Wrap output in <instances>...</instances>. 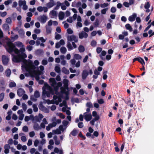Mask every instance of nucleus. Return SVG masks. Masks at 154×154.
<instances>
[{
    "mask_svg": "<svg viewBox=\"0 0 154 154\" xmlns=\"http://www.w3.org/2000/svg\"><path fill=\"white\" fill-rule=\"evenodd\" d=\"M79 92L80 94L81 95H83L84 94H88V93L86 91L84 90L83 89H81L79 91Z\"/></svg>",
    "mask_w": 154,
    "mask_h": 154,
    "instance_id": "c756f323",
    "label": "nucleus"
},
{
    "mask_svg": "<svg viewBox=\"0 0 154 154\" xmlns=\"http://www.w3.org/2000/svg\"><path fill=\"white\" fill-rule=\"evenodd\" d=\"M22 106L23 110L24 111H26L27 109L26 105L24 103H22Z\"/></svg>",
    "mask_w": 154,
    "mask_h": 154,
    "instance_id": "603ef678",
    "label": "nucleus"
},
{
    "mask_svg": "<svg viewBox=\"0 0 154 154\" xmlns=\"http://www.w3.org/2000/svg\"><path fill=\"white\" fill-rule=\"evenodd\" d=\"M92 116L93 117H94V118H96V117H98V119H99V117L98 115H97V112L95 111H94L92 112Z\"/></svg>",
    "mask_w": 154,
    "mask_h": 154,
    "instance_id": "37998d69",
    "label": "nucleus"
},
{
    "mask_svg": "<svg viewBox=\"0 0 154 154\" xmlns=\"http://www.w3.org/2000/svg\"><path fill=\"white\" fill-rule=\"evenodd\" d=\"M55 70L56 72L59 73L60 71V68L59 66H56L55 67Z\"/></svg>",
    "mask_w": 154,
    "mask_h": 154,
    "instance_id": "c03bdc74",
    "label": "nucleus"
},
{
    "mask_svg": "<svg viewBox=\"0 0 154 154\" xmlns=\"http://www.w3.org/2000/svg\"><path fill=\"white\" fill-rule=\"evenodd\" d=\"M49 83L50 85L54 89L48 84L45 83L43 87V94L46 95L48 97H49L54 94V91L56 95H58V94H60L57 92V91L62 85V83L61 82L57 83L55 79L53 78L49 79Z\"/></svg>",
    "mask_w": 154,
    "mask_h": 154,
    "instance_id": "f03ea898",
    "label": "nucleus"
},
{
    "mask_svg": "<svg viewBox=\"0 0 154 154\" xmlns=\"http://www.w3.org/2000/svg\"><path fill=\"white\" fill-rule=\"evenodd\" d=\"M59 106L60 107H62L63 106H65V107H63L62 108V111L63 112H65L67 110H66V101L63 100L62 103L60 104Z\"/></svg>",
    "mask_w": 154,
    "mask_h": 154,
    "instance_id": "aec40b11",
    "label": "nucleus"
},
{
    "mask_svg": "<svg viewBox=\"0 0 154 154\" xmlns=\"http://www.w3.org/2000/svg\"><path fill=\"white\" fill-rule=\"evenodd\" d=\"M46 32L47 34H50L51 32V27L48 26H46Z\"/></svg>",
    "mask_w": 154,
    "mask_h": 154,
    "instance_id": "cd10ccee",
    "label": "nucleus"
},
{
    "mask_svg": "<svg viewBox=\"0 0 154 154\" xmlns=\"http://www.w3.org/2000/svg\"><path fill=\"white\" fill-rule=\"evenodd\" d=\"M43 116L41 114H39L38 116H35L32 120L33 123H35L37 122H40L43 118Z\"/></svg>",
    "mask_w": 154,
    "mask_h": 154,
    "instance_id": "1a4fd4ad",
    "label": "nucleus"
},
{
    "mask_svg": "<svg viewBox=\"0 0 154 154\" xmlns=\"http://www.w3.org/2000/svg\"><path fill=\"white\" fill-rule=\"evenodd\" d=\"M37 9L39 12H42L43 11L45 13L48 11L47 8L46 7L39 6L37 8Z\"/></svg>",
    "mask_w": 154,
    "mask_h": 154,
    "instance_id": "2eb2a0df",
    "label": "nucleus"
},
{
    "mask_svg": "<svg viewBox=\"0 0 154 154\" xmlns=\"http://www.w3.org/2000/svg\"><path fill=\"white\" fill-rule=\"evenodd\" d=\"M5 48L7 51L10 54L13 51L16 54L18 53V49L16 47L15 44L10 41L7 42Z\"/></svg>",
    "mask_w": 154,
    "mask_h": 154,
    "instance_id": "20e7f679",
    "label": "nucleus"
},
{
    "mask_svg": "<svg viewBox=\"0 0 154 154\" xmlns=\"http://www.w3.org/2000/svg\"><path fill=\"white\" fill-rule=\"evenodd\" d=\"M125 27L127 29L129 30L130 31H131L132 28L129 24H126L125 25Z\"/></svg>",
    "mask_w": 154,
    "mask_h": 154,
    "instance_id": "49530a36",
    "label": "nucleus"
},
{
    "mask_svg": "<svg viewBox=\"0 0 154 154\" xmlns=\"http://www.w3.org/2000/svg\"><path fill=\"white\" fill-rule=\"evenodd\" d=\"M33 108V111L35 112H37L38 111V109L37 107V105L35 104H34L32 105Z\"/></svg>",
    "mask_w": 154,
    "mask_h": 154,
    "instance_id": "a19ab883",
    "label": "nucleus"
},
{
    "mask_svg": "<svg viewBox=\"0 0 154 154\" xmlns=\"http://www.w3.org/2000/svg\"><path fill=\"white\" fill-rule=\"evenodd\" d=\"M67 127V126H63V125H60L56 130H53L52 133L54 134H60L65 131Z\"/></svg>",
    "mask_w": 154,
    "mask_h": 154,
    "instance_id": "0eeeda50",
    "label": "nucleus"
},
{
    "mask_svg": "<svg viewBox=\"0 0 154 154\" xmlns=\"http://www.w3.org/2000/svg\"><path fill=\"white\" fill-rule=\"evenodd\" d=\"M54 139L55 141V143L56 145H58L60 143V141L59 140L57 139V137L56 136H55L54 137Z\"/></svg>",
    "mask_w": 154,
    "mask_h": 154,
    "instance_id": "473e14b6",
    "label": "nucleus"
},
{
    "mask_svg": "<svg viewBox=\"0 0 154 154\" xmlns=\"http://www.w3.org/2000/svg\"><path fill=\"white\" fill-rule=\"evenodd\" d=\"M107 71H103V79L105 80L107 78Z\"/></svg>",
    "mask_w": 154,
    "mask_h": 154,
    "instance_id": "72a5a7b5",
    "label": "nucleus"
},
{
    "mask_svg": "<svg viewBox=\"0 0 154 154\" xmlns=\"http://www.w3.org/2000/svg\"><path fill=\"white\" fill-rule=\"evenodd\" d=\"M57 115H58L61 118H62L63 119H64L65 118V116L63 114H62L61 113H60L59 114L58 113H57Z\"/></svg>",
    "mask_w": 154,
    "mask_h": 154,
    "instance_id": "680f3d73",
    "label": "nucleus"
},
{
    "mask_svg": "<svg viewBox=\"0 0 154 154\" xmlns=\"http://www.w3.org/2000/svg\"><path fill=\"white\" fill-rule=\"evenodd\" d=\"M98 120V117H97L96 118H94L90 122V123L92 125H94L95 121Z\"/></svg>",
    "mask_w": 154,
    "mask_h": 154,
    "instance_id": "c9c22d12",
    "label": "nucleus"
},
{
    "mask_svg": "<svg viewBox=\"0 0 154 154\" xmlns=\"http://www.w3.org/2000/svg\"><path fill=\"white\" fill-rule=\"evenodd\" d=\"M34 32L36 34H39L41 32V30L38 29H35L34 30Z\"/></svg>",
    "mask_w": 154,
    "mask_h": 154,
    "instance_id": "052dcab7",
    "label": "nucleus"
},
{
    "mask_svg": "<svg viewBox=\"0 0 154 154\" xmlns=\"http://www.w3.org/2000/svg\"><path fill=\"white\" fill-rule=\"evenodd\" d=\"M137 14L135 13H134L132 15L130 16L128 18V20L131 22L134 21L136 17Z\"/></svg>",
    "mask_w": 154,
    "mask_h": 154,
    "instance_id": "5701e85b",
    "label": "nucleus"
},
{
    "mask_svg": "<svg viewBox=\"0 0 154 154\" xmlns=\"http://www.w3.org/2000/svg\"><path fill=\"white\" fill-rule=\"evenodd\" d=\"M108 10V8H107L102 10L101 11V13L104 14H105Z\"/></svg>",
    "mask_w": 154,
    "mask_h": 154,
    "instance_id": "69168bd1",
    "label": "nucleus"
},
{
    "mask_svg": "<svg viewBox=\"0 0 154 154\" xmlns=\"http://www.w3.org/2000/svg\"><path fill=\"white\" fill-rule=\"evenodd\" d=\"M2 60L3 64L7 65L8 63L9 59L7 56L3 55L2 56Z\"/></svg>",
    "mask_w": 154,
    "mask_h": 154,
    "instance_id": "4468645a",
    "label": "nucleus"
},
{
    "mask_svg": "<svg viewBox=\"0 0 154 154\" xmlns=\"http://www.w3.org/2000/svg\"><path fill=\"white\" fill-rule=\"evenodd\" d=\"M21 140L23 142H25L26 140V138L25 136H22L21 137Z\"/></svg>",
    "mask_w": 154,
    "mask_h": 154,
    "instance_id": "338daca9",
    "label": "nucleus"
},
{
    "mask_svg": "<svg viewBox=\"0 0 154 154\" xmlns=\"http://www.w3.org/2000/svg\"><path fill=\"white\" fill-rule=\"evenodd\" d=\"M138 61L140 62L143 65L145 64L144 60L143 59L140 57H138Z\"/></svg>",
    "mask_w": 154,
    "mask_h": 154,
    "instance_id": "58836bf2",
    "label": "nucleus"
},
{
    "mask_svg": "<svg viewBox=\"0 0 154 154\" xmlns=\"http://www.w3.org/2000/svg\"><path fill=\"white\" fill-rule=\"evenodd\" d=\"M14 44L15 46L20 48L18 49V53L17 54V55L12 54L13 57L12 58V60L14 62H19L27 57V55L25 53V46L22 42L19 41L15 42Z\"/></svg>",
    "mask_w": 154,
    "mask_h": 154,
    "instance_id": "7ed1b4c3",
    "label": "nucleus"
},
{
    "mask_svg": "<svg viewBox=\"0 0 154 154\" xmlns=\"http://www.w3.org/2000/svg\"><path fill=\"white\" fill-rule=\"evenodd\" d=\"M88 75V72L86 70L83 71L82 74V78L83 79H85Z\"/></svg>",
    "mask_w": 154,
    "mask_h": 154,
    "instance_id": "412c9836",
    "label": "nucleus"
},
{
    "mask_svg": "<svg viewBox=\"0 0 154 154\" xmlns=\"http://www.w3.org/2000/svg\"><path fill=\"white\" fill-rule=\"evenodd\" d=\"M23 131L27 132L28 131V128L27 126H25L23 128Z\"/></svg>",
    "mask_w": 154,
    "mask_h": 154,
    "instance_id": "13d9d810",
    "label": "nucleus"
},
{
    "mask_svg": "<svg viewBox=\"0 0 154 154\" xmlns=\"http://www.w3.org/2000/svg\"><path fill=\"white\" fill-rule=\"evenodd\" d=\"M46 143V140L45 139H43L40 142V145L43 146V145L45 144Z\"/></svg>",
    "mask_w": 154,
    "mask_h": 154,
    "instance_id": "4d7b16f0",
    "label": "nucleus"
},
{
    "mask_svg": "<svg viewBox=\"0 0 154 154\" xmlns=\"http://www.w3.org/2000/svg\"><path fill=\"white\" fill-rule=\"evenodd\" d=\"M86 106L88 108H90L92 107V104L91 102H89L86 103Z\"/></svg>",
    "mask_w": 154,
    "mask_h": 154,
    "instance_id": "bf43d9fd",
    "label": "nucleus"
},
{
    "mask_svg": "<svg viewBox=\"0 0 154 154\" xmlns=\"http://www.w3.org/2000/svg\"><path fill=\"white\" fill-rule=\"evenodd\" d=\"M67 40L68 42L74 41L75 42H77L78 41V38L75 35H72L68 36Z\"/></svg>",
    "mask_w": 154,
    "mask_h": 154,
    "instance_id": "ddd939ff",
    "label": "nucleus"
},
{
    "mask_svg": "<svg viewBox=\"0 0 154 154\" xmlns=\"http://www.w3.org/2000/svg\"><path fill=\"white\" fill-rule=\"evenodd\" d=\"M84 116L85 119L86 121H89L92 119V116L90 113L85 112L84 113Z\"/></svg>",
    "mask_w": 154,
    "mask_h": 154,
    "instance_id": "9b49d317",
    "label": "nucleus"
},
{
    "mask_svg": "<svg viewBox=\"0 0 154 154\" xmlns=\"http://www.w3.org/2000/svg\"><path fill=\"white\" fill-rule=\"evenodd\" d=\"M10 146L9 144H6L4 146L5 153L6 154H8L9 152V149H10Z\"/></svg>",
    "mask_w": 154,
    "mask_h": 154,
    "instance_id": "b1692460",
    "label": "nucleus"
},
{
    "mask_svg": "<svg viewBox=\"0 0 154 154\" xmlns=\"http://www.w3.org/2000/svg\"><path fill=\"white\" fill-rule=\"evenodd\" d=\"M53 127L52 126V125L50 124H49L48 126H47L46 127V129L47 130L49 131L50 129L52 128Z\"/></svg>",
    "mask_w": 154,
    "mask_h": 154,
    "instance_id": "e2e57ef3",
    "label": "nucleus"
},
{
    "mask_svg": "<svg viewBox=\"0 0 154 154\" xmlns=\"http://www.w3.org/2000/svg\"><path fill=\"white\" fill-rule=\"evenodd\" d=\"M33 127L35 130H38L41 129V128H40L39 125L37 124H35L34 125Z\"/></svg>",
    "mask_w": 154,
    "mask_h": 154,
    "instance_id": "4c0bfd02",
    "label": "nucleus"
},
{
    "mask_svg": "<svg viewBox=\"0 0 154 154\" xmlns=\"http://www.w3.org/2000/svg\"><path fill=\"white\" fill-rule=\"evenodd\" d=\"M63 98L62 94H58V95H54L53 100H47L46 102L48 104L55 103L56 105H58L59 103L61 101V99Z\"/></svg>",
    "mask_w": 154,
    "mask_h": 154,
    "instance_id": "39448f33",
    "label": "nucleus"
},
{
    "mask_svg": "<svg viewBox=\"0 0 154 154\" xmlns=\"http://www.w3.org/2000/svg\"><path fill=\"white\" fill-rule=\"evenodd\" d=\"M5 94L3 93L0 94V102L2 101L4 99Z\"/></svg>",
    "mask_w": 154,
    "mask_h": 154,
    "instance_id": "8fccbe9b",
    "label": "nucleus"
},
{
    "mask_svg": "<svg viewBox=\"0 0 154 154\" xmlns=\"http://www.w3.org/2000/svg\"><path fill=\"white\" fill-rule=\"evenodd\" d=\"M25 93L24 91L22 89H19L17 91V94L20 97L23 95Z\"/></svg>",
    "mask_w": 154,
    "mask_h": 154,
    "instance_id": "4be33fe9",
    "label": "nucleus"
},
{
    "mask_svg": "<svg viewBox=\"0 0 154 154\" xmlns=\"http://www.w3.org/2000/svg\"><path fill=\"white\" fill-rule=\"evenodd\" d=\"M39 61L35 60L33 62L30 60H23V64L22 66V69L25 72V76L35 77L36 79L38 81L39 79V75L44 72V67L42 66H39L40 70H39L38 66L39 64Z\"/></svg>",
    "mask_w": 154,
    "mask_h": 154,
    "instance_id": "f257e3e1",
    "label": "nucleus"
},
{
    "mask_svg": "<svg viewBox=\"0 0 154 154\" xmlns=\"http://www.w3.org/2000/svg\"><path fill=\"white\" fill-rule=\"evenodd\" d=\"M88 36V34L84 31H82L79 33V37L80 39H82L83 38H86Z\"/></svg>",
    "mask_w": 154,
    "mask_h": 154,
    "instance_id": "f3484780",
    "label": "nucleus"
},
{
    "mask_svg": "<svg viewBox=\"0 0 154 154\" xmlns=\"http://www.w3.org/2000/svg\"><path fill=\"white\" fill-rule=\"evenodd\" d=\"M12 1L11 0H7L4 2V4L5 5H8L10 3H11Z\"/></svg>",
    "mask_w": 154,
    "mask_h": 154,
    "instance_id": "6e6d98bb",
    "label": "nucleus"
},
{
    "mask_svg": "<svg viewBox=\"0 0 154 154\" xmlns=\"http://www.w3.org/2000/svg\"><path fill=\"white\" fill-rule=\"evenodd\" d=\"M81 22H77L76 24V27H81L82 26V25Z\"/></svg>",
    "mask_w": 154,
    "mask_h": 154,
    "instance_id": "5fc2aeb1",
    "label": "nucleus"
},
{
    "mask_svg": "<svg viewBox=\"0 0 154 154\" xmlns=\"http://www.w3.org/2000/svg\"><path fill=\"white\" fill-rule=\"evenodd\" d=\"M79 50L80 52H83L85 51V48L83 46L80 45L79 47Z\"/></svg>",
    "mask_w": 154,
    "mask_h": 154,
    "instance_id": "f704fd0d",
    "label": "nucleus"
},
{
    "mask_svg": "<svg viewBox=\"0 0 154 154\" xmlns=\"http://www.w3.org/2000/svg\"><path fill=\"white\" fill-rule=\"evenodd\" d=\"M42 110L45 112L48 113L49 112V110L45 107H42Z\"/></svg>",
    "mask_w": 154,
    "mask_h": 154,
    "instance_id": "e433bc0d",
    "label": "nucleus"
},
{
    "mask_svg": "<svg viewBox=\"0 0 154 154\" xmlns=\"http://www.w3.org/2000/svg\"><path fill=\"white\" fill-rule=\"evenodd\" d=\"M16 84L14 82H11L9 85V86L10 88L14 87L16 86Z\"/></svg>",
    "mask_w": 154,
    "mask_h": 154,
    "instance_id": "a18cd8bd",
    "label": "nucleus"
},
{
    "mask_svg": "<svg viewBox=\"0 0 154 154\" xmlns=\"http://www.w3.org/2000/svg\"><path fill=\"white\" fill-rule=\"evenodd\" d=\"M69 81L66 79H64L63 80V83L64 84V87H60L61 93L60 94H62V95L64 94L66 95V99H68L67 96L69 94V89L68 87V83Z\"/></svg>",
    "mask_w": 154,
    "mask_h": 154,
    "instance_id": "423d86ee",
    "label": "nucleus"
},
{
    "mask_svg": "<svg viewBox=\"0 0 154 154\" xmlns=\"http://www.w3.org/2000/svg\"><path fill=\"white\" fill-rule=\"evenodd\" d=\"M35 135V133L34 131H32L29 133V135L31 137H33Z\"/></svg>",
    "mask_w": 154,
    "mask_h": 154,
    "instance_id": "0e129e2a",
    "label": "nucleus"
},
{
    "mask_svg": "<svg viewBox=\"0 0 154 154\" xmlns=\"http://www.w3.org/2000/svg\"><path fill=\"white\" fill-rule=\"evenodd\" d=\"M48 17L45 15H43L40 16L38 19V20L42 23H45L47 20Z\"/></svg>",
    "mask_w": 154,
    "mask_h": 154,
    "instance_id": "9d476101",
    "label": "nucleus"
},
{
    "mask_svg": "<svg viewBox=\"0 0 154 154\" xmlns=\"http://www.w3.org/2000/svg\"><path fill=\"white\" fill-rule=\"evenodd\" d=\"M150 7V5L148 2L146 3L144 5V8L146 9H148Z\"/></svg>",
    "mask_w": 154,
    "mask_h": 154,
    "instance_id": "864d4df0",
    "label": "nucleus"
},
{
    "mask_svg": "<svg viewBox=\"0 0 154 154\" xmlns=\"http://www.w3.org/2000/svg\"><path fill=\"white\" fill-rule=\"evenodd\" d=\"M18 114L19 115V119L20 120H22L24 116V115L23 114V111L22 109L20 110L17 111Z\"/></svg>",
    "mask_w": 154,
    "mask_h": 154,
    "instance_id": "dca6fc26",
    "label": "nucleus"
},
{
    "mask_svg": "<svg viewBox=\"0 0 154 154\" xmlns=\"http://www.w3.org/2000/svg\"><path fill=\"white\" fill-rule=\"evenodd\" d=\"M77 131L75 130H74L71 133V134L73 136H75L77 135Z\"/></svg>",
    "mask_w": 154,
    "mask_h": 154,
    "instance_id": "3c124183",
    "label": "nucleus"
},
{
    "mask_svg": "<svg viewBox=\"0 0 154 154\" xmlns=\"http://www.w3.org/2000/svg\"><path fill=\"white\" fill-rule=\"evenodd\" d=\"M18 4L20 7H22V8L24 10H26L28 9V6L26 5V1L25 0H19Z\"/></svg>",
    "mask_w": 154,
    "mask_h": 154,
    "instance_id": "6e6552de",
    "label": "nucleus"
},
{
    "mask_svg": "<svg viewBox=\"0 0 154 154\" xmlns=\"http://www.w3.org/2000/svg\"><path fill=\"white\" fill-rule=\"evenodd\" d=\"M65 16V14L64 12L60 11L59 14V18L60 20H63Z\"/></svg>",
    "mask_w": 154,
    "mask_h": 154,
    "instance_id": "393cba45",
    "label": "nucleus"
},
{
    "mask_svg": "<svg viewBox=\"0 0 154 154\" xmlns=\"http://www.w3.org/2000/svg\"><path fill=\"white\" fill-rule=\"evenodd\" d=\"M60 51L62 53L65 54L66 51V49L64 47H62L60 48Z\"/></svg>",
    "mask_w": 154,
    "mask_h": 154,
    "instance_id": "ea45409f",
    "label": "nucleus"
},
{
    "mask_svg": "<svg viewBox=\"0 0 154 154\" xmlns=\"http://www.w3.org/2000/svg\"><path fill=\"white\" fill-rule=\"evenodd\" d=\"M62 71L63 72L66 74H68L69 73V70L67 69L65 67H63L62 69Z\"/></svg>",
    "mask_w": 154,
    "mask_h": 154,
    "instance_id": "a878e982",
    "label": "nucleus"
},
{
    "mask_svg": "<svg viewBox=\"0 0 154 154\" xmlns=\"http://www.w3.org/2000/svg\"><path fill=\"white\" fill-rule=\"evenodd\" d=\"M2 27L3 29L5 30H8L9 28L8 25L7 24H4Z\"/></svg>",
    "mask_w": 154,
    "mask_h": 154,
    "instance_id": "de8ad7c7",
    "label": "nucleus"
},
{
    "mask_svg": "<svg viewBox=\"0 0 154 154\" xmlns=\"http://www.w3.org/2000/svg\"><path fill=\"white\" fill-rule=\"evenodd\" d=\"M67 47L68 48L69 51H71L73 49V47L72 46L71 44L69 42H68Z\"/></svg>",
    "mask_w": 154,
    "mask_h": 154,
    "instance_id": "7c9ffc66",
    "label": "nucleus"
},
{
    "mask_svg": "<svg viewBox=\"0 0 154 154\" xmlns=\"http://www.w3.org/2000/svg\"><path fill=\"white\" fill-rule=\"evenodd\" d=\"M55 5V4L54 1L53 0H50V2L48 3L46 5L47 7L48 8H52Z\"/></svg>",
    "mask_w": 154,
    "mask_h": 154,
    "instance_id": "6ab92c4d",
    "label": "nucleus"
},
{
    "mask_svg": "<svg viewBox=\"0 0 154 154\" xmlns=\"http://www.w3.org/2000/svg\"><path fill=\"white\" fill-rule=\"evenodd\" d=\"M73 58L75 59L79 60L82 58V57L79 54H75L74 55Z\"/></svg>",
    "mask_w": 154,
    "mask_h": 154,
    "instance_id": "bb28decb",
    "label": "nucleus"
},
{
    "mask_svg": "<svg viewBox=\"0 0 154 154\" xmlns=\"http://www.w3.org/2000/svg\"><path fill=\"white\" fill-rule=\"evenodd\" d=\"M39 144L40 145V142L38 140H35L34 143V146L35 147H37L38 146Z\"/></svg>",
    "mask_w": 154,
    "mask_h": 154,
    "instance_id": "79ce46f5",
    "label": "nucleus"
},
{
    "mask_svg": "<svg viewBox=\"0 0 154 154\" xmlns=\"http://www.w3.org/2000/svg\"><path fill=\"white\" fill-rule=\"evenodd\" d=\"M11 73V71L10 69H7L5 71V74L8 77H10Z\"/></svg>",
    "mask_w": 154,
    "mask_h": 154,
    "instance_id": "c85d7f7f",
    "label": "nucleus"
},
{
    "mask_svg": "<svg viewBox=\"0 0 154 154\" xmlns=\"http://www.w3.org/2000/svg\"><path fill=\"white\" fill-rule=\"evenodd\" d=\"M57 12L54 10L51 11L49 14V16L51 18H53L57 17Z\"/></svg>",
    "mask_w": 154,
    "mask_h": 154,
    "instance_id": "a211bd4d",
    "label": "nucleus"
},
{
    "mask_svg": "<svg viewBox=\"0 0 154 154\" xmlns=\"http://www.w3.org/2000/svg\"><path fill=\"white\" fill-rule=\"evenodd\" d=\"M108 5V4L104 3L103 4H101L100 7L102 8H104L105 7L107 6Z\"/></svg>",
    "mask_w": 154,
    "mask_h": 154,
    "instance_id": "774afa93",
    "label": "nucleus"
},
{
    "mask_svg": "<svg viewBox=\"0 0 154 154\" xmlns=\"http://www.w3.org/2000/svg\"><path fill=\"white\" fill-rule=\"evenodd\" d=\"M40 96L39 93L38 91H36L34 94V96H32L31 97V99L33 101L36 100V98H38Z\"/></svg>",
    "mask_w": 154,
    "mask_h": 154,
    "instance_id": "f8f14e48",
    "label": "nucleus"
},
{
    "mask_svg": "<svg viewBox=\"0 0 154 154\" xmlns=\"http://www.w3.org/2000/svg\"><path fill=\"white\" fill-rule=\"evenodd\" d=\"M62 123L63 126H67V125L69 124V122L67 121L64 120L63 121Z\"/></svg>",
    "mask_w": 154,
    "mask_h": 154,
    "instance_id": "09e8293b",
    "label": "nucleus"
},
{
    "mask_svg": "<svg viewBox=\"0 0 154 154\" xmlns=\"http://www.w3.org/2000/svg\"><path fill=\"white\" fill-rule=\"evenodd\" d=\"M12 113V111H10L8 112V115L7 116H6V119L7 120H9L10 119L11 117V115Z\"/></svg>",
    "mask_w": 154,
    "mask_h": 154,
    "instance_id": "2f4dec72",
    "label": "nucleus"
}]
</instances>
